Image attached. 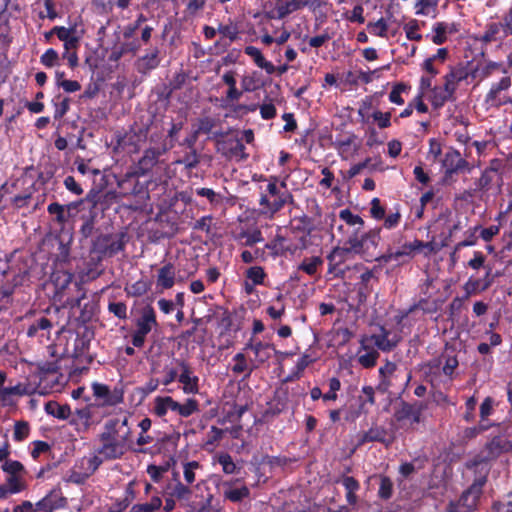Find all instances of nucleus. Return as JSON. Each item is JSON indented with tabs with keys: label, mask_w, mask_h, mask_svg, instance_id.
<instances>
[{
	"label": "nucleus",
	"mask_w": 512,
	"mask_h": 512,
	"mask_svg": "<svg viewBox=\"0 0 512 512\" xmlns=\"http://www.w3.org/2000/svg\"><path fill=\"white\" fill-rule=\"evenodd\" d=\"M129 419L128 415H124L105 422L104 430L99 435L100 444L95 450L103 461L121 459L131 448L132 427Z\"/></svg>",
	"instance_id": "nucleus-1"
},
{
	"label": "nucleus",
	"mask_w": 512,
	"mask_h": 512,
	"mask_svg": "<svg viewBox=\"0 0 512 512\" xmlns=\"http://www.w3.org/2000/svg\"><path fill=\"white\" fill-rule=\"evenodd\" d=\"M178 130H169L168 134L163 131L150 135L149 147L144 150L142 157L134 166L136 174L146 176L149 173L158 174L166 169L167 164L161 157L172 147V139Z\"/></svg>",
	"instance_id": "nucleus-2"
},
{
	"label": "nucleus",
	"mask_w": 512,
	"mask_h": 512,
	"mask_svg": "<svg viewBox=\"0 0 512 512\" xmlns=\"http://www.w3.org/2000/svg\"><path fill=\"white\" fill-rule=\"evenodd\" d=\"M292 199L291 194L286 190L285 183L277 184V179L273 178L259 199L260 215L272 218L284 205Z\"/></svg>",
	"instance_id": "nucleus-3"
},
{
	"label": "nucleus",
	"mask_w": 512,
	"mask_h": 512,
	"mask_svg": "<svg viewBox=\"0 0 512 512\" xmlns=\"http://www.w3.org/2000/svg\"><path fill=\"white\" fill-rule=\"evenodd\" d=\"M381 228H374L367 232L353 234L350 239L345 240V245H349L352 253L361 255L366 260L368 257H374L375 251L380 242Z\"/></svg>",
	"instance_id": "nucleus-4"
},
{
	"label": "nucleus",
	"mask_w": 512,
	"mask_h": 512,
	"mask_svg": "<svg viewBox=\"0 0 512 512\" xmlns=\"http://www.w3.org/2000/svg\"><path fill=\"white\" fill-rule=\"evenodd\" d=\"M158 327L156 313L152 306L147 305L142 309L140 317L136 321V330L132 334V345L141 348L146 336L152 331L153 328Z\"/></svg>",
	"instance_id": "nucleus-5"
},
{
	"label": "nucleus",
	"mask_w": 512,
	"mask_h": 512,
	"mask_svg": "<svg viewBox=\"0 0 512 512\" xmlns=\"http://www.w3.org/2000/svg\"><path fill=\"white\" fill-rule=\"evenodd\" d=\"M217 151L224 155L226 158H245L244 145L239 139L234 130H228L226 133L220 135L216 142Z\"/></svg>",
	"instance_id": "nucleus-6"
},
{
	"label": "nucleus",
	"mask_w": 512,
	"mask_h": 512,
	"mask_svg": "<svg viewBox=\"0 0 512 512\" xmlns=\"http://www.w3.org/2000/svg\"><path fill=\"white\" fill-rule=\"evenodd\" d=\"M147 130H117L115 150H123L127 153L137 152L140 143L147 138Z\"/></svg>",
	"instance_id": "nucleus-7"
},
{
	"label": "nucleus",
	"mask_w": 512,
	"mask_h": 512,
	"mask_svg": "<svg viewBox=\"0 0 512 512\" xmlns=\"http://www.w3.org/2000/svg\"><path fill=\"white\" fill-rule=\"evenodd\" d=\"M125 236L124 233L100 235L94 241V250L103 256L111 257L124 249Z\"/></svg>",
	"instance_id": "nucleus-8"
},
{
	"label": "nucleus",
	"mask_w": 512,
	"mask_h": 512,
	"mask_svg": "<svg viewBox=\"0 0 512 512\" xmlns=\"http://www.w3.org/2000/svg\"><path fill=\"white\" fill-rule=\"evenodd\" d=\"M171 364L179 368L178 381L182 384L184 394H197L199 392V378L196 376L190 364L184 359L174 358Z\"/></svg>",
	"instance_id": "nucleus-9"
},
{
	"label": "nucleus",
	"mask_w": 512,
	"mask_h": 512,
	"mask_svg": "<svg viewBox=\"0 0 512 512\" xmlns=\"http://www.w3.org/2000/svg\"><path fill=\"white\" fill-rule=\"evenodd\" d=\"M485 274L482 278H474L471 276L464 284L463 289L466 293L465 298H469L471 295H475L489 289L499 273H493L492 266L487 264L485 266Z\"/></svg>",
	"instance_id": "nucleus-10"
},
{
	"label": "nucleus",
	"mask_w": 512,
	"mask_h": 512,
	"mask_svg": "<svg viewBox=\"0 0 512 512\" xmlns=\"http://www.w3.org/2000/svg\"><path fill=\"white\" fill-rule=\"evenodd\" d=\"M442 166L445 169L446 177L465 172L471 173L474 168V166L462 158L461 154L456 150H450L445 153Z\"/></svg>",
	"instance_id": "nucleus-11"
},
{
	"label": "nucleus",
	"mask_w": 512,
	"mask_h": 512,
	"mask_svg": "<svg viewBox=\"0 0 512 512\" xmlns=\"http://www.w3.org/2000/svg\"><path fill=\"white\" fill-rule=\"evenodd\" d=\"M426 408L422 402L407 403L402 402L394 413V418L397 422H409L411 426L419 424L422 420V412Z\"/></svg>",
	"instance_id": "nucleus-12"
},
{
	"label": "nucleus",
	"mask_w": 512,
	"mask_h": 512,
	"mask_svg": "<svg viewBox=\"0 0 512 512\" xmlns=\"http://www.w3.org/2000/svg\"><path fill=\"white\" fill-rule=\"evenodd\" d=\"M459 363L455 356H449L446 358L445 363L442 367V373L447 378V380H442L441 376L437 373L430 372L429 382L433 387H440L441 384L444 388H449L451 386V382L454 379L455 370L458 367ZM430 366V371L434 368V366Z\"/></svg>",
	"instance_id": "nucleus-13"
},
{
	"label": "nucleus",
	"mask_w": 512,
	"mask_h": 512,
	"mask_svg": "<svg viewBox=\"0 0 512 512\" xmlns=\"http://www.w3.org/2000/svg\"><path fill=\"white\" fill-rule=\"evenodd\" d=\"M334 145L339 155L347 160L353 157L361 146V141L353 134H340L334 141Z\"/></svg>",
	"instance_id": "nucleus-14"
},
{
	"label": "nucleus",
	"mask_w": 512,
	"mask_h": 512,
	"mask_svg": "<svg viewBox=\"0 0 512 512\" xmlns=\"http://www.w3.org/2000/svg\"><path fill=\"white\" fill-rule=\"evenodd\" d=\"M34 389L30 384L18 383L14 386L0 389V404L4 407L14 406L16 404L15 396H24L32 394Z\"/></svg>",
	"instance_id": "nucleus-15"
},
{
	"label": "nucleus",
	"mask_w": 512,
	"mask_h": 512,
	"mask_svg": "<svg viewBox=\"0 0 512 512\" xmlns=\"http://www.w3.org/2000/svg\"><path fill=\"white\" fill-rule=\"evenodd\" d=\"M350 253L352 252L349 249V245L333 248L327 256L329 262L328 273L335 276H343L345 271L339 267L346 262Z\"/></svg>",
	"instance_id": "nucleus-16"
},
{
	"label": "nucleus",
	"mask_w": 512,
	"mask_h": 512,
	"mask_svg": "<svg viewBox=\"0 0 512 512\" xmlns=\"http://www.w3.org/2000/svg\"><path fill=\"white\" fill-rule=\"evenodd\" d=\"M202 487H205L207 494H197L196 497H198L199 500L190 504V507L193 508L196 512H217L218 507L214 504V496L209 491V487L204 480L198 482L195 485L197 490H200Z\"/></svg>",
	"instance_id": "nucleus-17"
},
{
	"label": "nucleus",
	"mask_w": 512,
	"mask_h": 512,
	"mask_svg": "<svg viewBox=\"0 0 512 512\" xmlns=\"http://www.w3.org/2000/svg\"><path fill=\"white\" fill-rule=\"evenodd\" d=\"M160 50L154 47L149 50L145 55L139 57L135 61V69L142 75L148 74L150 71L156 69L160 64Z\"/></svg>",
	"instance_id": "nucleus-18"
},
{
	"label": "nucleus",
	"mask_w": 512,
	"mask_h": 512,
	"mask_svg": "<svg viewBox=\"0 0 512 512\" xmlns=\"http://www.w3.org/2000/svg\"><path fill=\"white\" fill-rule=\"evenodd\" d=\"M370 339L373 341L374 345L383 352L392 351L400 341L397 335L391 336V332L383 326L380 327V332L371 335Z\"/></svg>",
	"instance_id": "nucleus-19"
},
{
	"label": "nucleus",
	"mask_w": 512,
	"mask_h": 512,
	"mask_svg": "<svg viewBox=\"0 0 512 512\" xmlns=\"http://www.w3.org/2000/svg\"><path fill=\"white\" fill-rule=\"evenodd\" d=\"M379 352L366 344V339L360 341V348L357 352V362L363 368H372L376 365Z\"/></svg>",
	"instance_id": "nucleus-20"
},
{
	"label": "nucleus",
	"mask_w": 512,
	"mask_h": 512,
	"mask_svg": "<svg viewBox=\"0 0 512 512\" xmlns=\"http://www.w3.org/2000/svg\"><path fill=\"white\" fill-rule=\"evenodd\" d=\"M140 177H143L141 174H136L134 171V181H133V196H139L141 198H148L149 192L152 191L157 185L158 181H161L158 178L151 177L150 179L141 180Z\"/></svg>",
	"instance_id": "nucleus-21"
},
{
	"label": "nucleus",
	"mask_w": 512,
	"mask_h": 512,
	"mask_svg": "<svg viewBox=\"0 0 512 512\" xmlns=\"http://www.w3.org/2000/svg\"><path fill=\"white\" fill-rule=\"evenodd\" d=\"M175 281L176 273L174 265L168 262L158 270L156 286L160 290H168L174 286Z\"/></svg>",
	"instance_id": "nucleus-22"
},
{
	"label": "nucleus",
	"mask_w": 512,
	"mask_h": 512,
	"mask_svg": "<svg viewBox=\"0 0 512 512\" xmlns=\"http://www.w3.org/2000/svg\"><path fill=\"white\" fill-rule=\"evenodd\" d=\"M19 184H22V185L29 184V186L27 188H25V190L23 192L15 195L11 198V202L16 208H22V207L27 206L28 202L31 199L32 194L34 192V188H33L34 184H33L32 180L29 179L28 177H24L22 179L17 180L15 185L17 186Z\"/></svg>",
	"instance_id": "nucleus-23"
},
{
	"label": "nucleus",
	"mask_w": 512,
	"mask_h": 512,
	"mask_svg": "<svg viewBox=\"0 0 512 512\" xmlns=\"http://www.w3.org/2000/svg\"><path fill=\"white\" fill-rule=\"evenodd\" d=\"M103 462V458L96 453L95 455L81 458L75 465V469L82 471L84 477L89 478Z\"/></svg>",
	"instance_id": "nucleus-24"
},
{
	"label": "nucleus",
	"mask_w": 512,
	"mask_h": 512,
	"mask_svg": "<svg viewBox=\"0 0 512 512\" xmlns=\"http://www.w3.org/2000/svg\"><path fill=\"white\" fill-rule=\"evenodd\" d=\"M168 495L176 498L178 501L188 502L191 498L193 489L188 484H184L179 479H174V483L167 486Z\"/></svg>",
	"instance_id": "nucleus-25"
},
{
	"label": "nucleus",
	"mask_w": 512,
	"mask_h": 512,
	"mask_svg": "<svg viewBox=\"0 0 512 512\" xmlns=\"http://www.w3.org/2000/svg\"><path fill=\"white\" fill-rule=\"evenodd\" d=\"M75 207L76 204L74 203L64 206L57 202H54L48 205L47 211L49 214L55 216V221L59 225V227L64 228L65 224L68 221L70 209Z\"/></svg>",
	"instance_id": "nucleus-26"
},
{
	"label": "nucleus",
	"mask_w": 512,
	"mask_h": 512,
	"mask_svg": "<svg viewBox=\"0 0 512 512\" xmlns=\"http://www.w3.org/2000/svg\"><path fill=\"white\" fill-rule=\"evenodd\" d=\"M387 431L384 427L374 425L368 431L363 432L358 436V445H363L368 442H385Z\"/></svg>",
	"instance_id": "nucleus-27"
},
{
	"label": "nucleus",
	"mask_w": 512,
	"mask_h": 512,
	"mask_svg": "<svg viewBox=\"0 0 512 512\" xmlns=\"http://www.w3.org/2000/svg\"><path fill=\"white\" fill-rule=\"evenodd\" d=\"M73 274L66 270L56 269L51 275V281L56 289V294H62L72 283Z\"/></svg>",
	"instance_id": "nucleus-28"
},
{
	"label": "nucleus",
	"mask_w": 512,
	"mask_h": 512,
	"mask_svg": "<svg viewBox=\"0 0 512 512\" xmlns=\"http://www.w3.org/2000/svg\"><path fill=\"white\" fill-rule=\"evenodd\" d=\"M244 52L254 60L259 68L264 69L267 74L271 75L275 72V66L264 58L262 52L257 47L246 46Z\"/></svg>",
	"instance_id": "nucleus-29"
},
{
	"label": "nucleus",
	"mask_w": 512,
	"mask_h": 512,
	"mask_svg": "<svg viewBox=\"0 0 512 512\" xmlns=\"http://www.w3.org/2000/svg\"><path fill=\"white\" fill-rule=\"evenodd\" d=\"M397 369L394 362L386 361L383 366L379 368V385L378 388L386 391L392 385V376Z\"/></svg>",
	"instance_id": "nucleus-30"
},
{
	"label": "nucleus",
	"mask_w": 512,
	"mask_h": 512,
	"mask_svg": "<svg viewBox=\"0 0 512 512\" xmlns=\"http://www.w3.org/2000/svg\"><path fill=\"white\" fill-rule=\"evenodd\" d=\"M62 498L55 491L50 492L40 501H38L35 506L36 510L44 511V512H53L54 510L60 508L62 506Z\"/></svg>",
	"instance_id": "nucleus-31"
},
{
	"label": "nucleus",
	"mask_w": 512,
	"mask_h": 512,
	"mask_svg": "<svg viewBox=\"0 0 512 512\" xmlns=\"http://www.w3.org/2000/svg\"><path fill=\"white\" fill-rule=\"evenodd\" d=\"M339 218L348 228L354 230L355 234L361 232L364 228V220L359 215L352 213L348 208L339 212Z\"/></svg>",
	"instance_id": "nucleus-32"
},
{
	"label": "nucleus",
	"mask_w": 512,
	"mask_h": 512,
	"mask_svg": "<svg viewBox=\"0 0 512 512\" xmlns=\"http://www.w3.org/2000/svg\"><path fill=\"white\" fill-rule=\"evenodd\" d=\"M271 348H272L271 344L263 343L261 341H257V342L250 341L245 347V349H250L254 352L255 361L258 362L259 364L264 363L268 359H270Z\"/></svg>",
	"instance_id": "nucleus-33"
},
{
	"label": "nucleus",
	"mask_w": 512,
	"mask_h": 512,
	"mask_svg": "<svg viewBox=\"0 0 512 512\" xmlns=\"http://www.w3.org/2000/svg\"><path fill=\"white\" fill-rule=\"evenodd\" d=\"M140 49V45L136 42L123 43L120 46H115L109 55V60L112 62L119 61L125 54L131 53L136 55Z\"/></svg>",
	"instance_id": "nucleus-34"
},
{
	"label": "nucleus",
	"mask_w": 512,
	"mask_h": 512,
	"mask_svg": "<svg viewBox=\"0 0 512 512\" xmlns=\"http://www.w3.org/2000/svg\"><path fill=\"white\" fill-rule=\"evenodd\" d=\"M45 412L60 420H66L71 415L70 406L67 404L61 405L56 401H48L44 407Z\"/></svg>",
	"instance_id": "nucleus-35"
},
{
	"label": "nucleus",
	"mask_w": 512,
	"mask_h": 512,
	"mask_svg": "<svg viewBox=\"0 0 512 512\" xmlns=\"http://www.w3.org/2000/svg\"><path fill=\"white\" fill-rule=\"evenodd\" d=\"M511 86V78L503 77L498 83L493 84L490 91L486 96V102L492 105H501L502 102L498 101V95L501 91L509 89Z\"/></svg>",
	"instance_id": "nucleus-36"
},
{
	"label": "nucleus",
	"mask_w": 512,
	"mask_h": 512,
	"mask_svg": "<svg viewBox=\"0 0 512 512\" xmlns=\"http://www.w3.org/2000/svg\"><path fill=\"white\" fill-rule=\"evenodd\" d=\"M176 401L170 397H156L154 401V412L157 416L163 417L167 414L169 410L175 412Z\"/></svg>",
	"instance_id": "nucleus-37"
},
{
	"label": "nucleus",
	"mask_w": 512,
	"mask_h": 512,
	"mask_svg": "<svg viewBox=\"0 0 512 512\" xmlns=\"http://www.w3.org/2000/svg\"><path fill=\"white\" fill-rule=\"evenodd\" d=\"M303 7V0H289L282 2L276 7L277 18L283 19L291 13L302 9Z\"/></svg>",
	"instance_id": "nucleus-38"
},
{
	"label": "nucleus",
	"mask_w": 512,
	"mask_h": 512,
	"mask_svg": "<svg viewBox=\"0 0 512 512\" xmlns=\"http://www.w3.org/2000/svg\"><path fill=\"white\" fill-rule=\"evenodd\" d=\"M454 95L446 91L443 87H434L431 91V104L434 108L442 107L447 101L453 100Z\"/></svg>",
	"instance_id": "nucleus-39"
},
{
	"label": "nucleus",
	"mask_w": 512,
	"mask_h": 512,
	"mask_svg": "<svg viewBox=\"0 0 512 512\" xmlns=\"http://www.w3.org/2000/svg\"><path fill=\"white\" fill-rule=\"evenodd\" d=\"M92 390H93V395L96 398L103 400V403H105V404L114 405L119 401V399L113 398L109 387L105 384L94 382L92 384Z\"/></svg>",
	"instance_id": "nucleus-40"
},
{
	"label": "nucleus",
	"mask_w": 512,
	"mask_h": 512,
	"mask_svg": "<svg viewBox=\"0 0 512 512\" xmlns=\"http://www.w3.org/2000/svg\"><path fill=\"white\" fill-rule=\"evenodd\" d=\"M323 265V259L319 256H312L305 258L298 266V270L313 276L317 273L318 269Z\"/></svg>",
	"instance_id": "nucleus-41"
},
{
	"label": "nucleus",
	"mask_w": 512,
	"mask_h": 512,
	"mask_svg": "<svg viewBox=\"0 0 512 512\" xmlns=\"http://www.w3.org/2000/svg\"><path fill=\"white\" fill-rule=\"evenodd\" d=\"M510 447L509 442L505 440L502 436L493 437L487 444L486 449L489 454L492 456H498L502 452L508 450Z\"/></svg>",
	"instance_id": "nucleus-42"
},
{
	"label": "nucleus",
	"mask_w": 512,
	"mask_h": 512,
	"mask_svg": "<svg viewBox=\"0 0 512 512\" xmlns=\"http://www.w3.org/2000/svg\"><path fill=\"white\" fill-rule=\"evenodd\" d=\"M198 411L199 403L193 398L186 399L183 404L176 401L175 412H177L181 417L187 418Z\"/></svg>",
	"instance_id": "nucleus-43"
},
{
	"label": "nucleus",
	"mask_w": 512,
	"mask_h": 512,
	"mask_svg": "<svg viewBox=\"0 0 512 512\" xmlns=\"http://www.w3.org/2000/svg\"><path fill=\"white\" fill-rule=\"evenodd\" d=\"M162 503V499L155 495L147 503L133 505L129 512H156L161 508Z\"/></svg>",
	"instance_id": "nucleus-44"
},
{
	"label": "nucleus",
	"mask_w": 512,
	"mask_h": 512,
	"mask_svg": "<svg viewBox=\"0 0 512 512\" xmlns=\"http://www.w3.org/2000/svg\"><path fill=\"white\" fill-rule=\"evenodd\" d=\"M263 86L259 78V73L254 71L250 75H245L241 79V87L244 92H252Z\"/></svg>",
	"instance_id": "nucleus-45"
},
{
	"label": "nucleus",
	"mask_w": 512,
	"mask_h": 512,
	"mask_svg": "<svg viewBox=\"0 0 512 512\" xmlns=\"http://www.w3.org/2000/svg\"><path fill=\"white\" fill-rule=\"evenodd\" d=\"M482 493V483H474L470 486V488L465 491L461 497V501L468 507H472L475 505L477 499L480 497Z\"/></svg>",
	"instance_id": "nucleus-46"
},
{
	"label": "nucleus",
	"mask_w": 512,
	"mask_h": 512,
	"mask_svg": "<svg viewBox=\"0 0 512 512\" xmlns=\"http://www.w3.org/2000/svg\"><path fill=\"white\" fill-rule=\"evenodd\" d=\"M1 469L8 476H24L26 474L23 464L17 460H6L1 465Z\"/></svg>",
	"instance_id": "nucleus-47"
},
{
	"label": "nucleus",
	"mask_w": 512,
	"mask_h": 512,
	"mask_svg": "<svg viewBox=\"0 0 512 512\" xmlns=\"http://www.w3.org/2000/svg\"><path fill=\"white\" fill-rule=\"evenodd\" d=\"M224 486H228L224 490V497L232 502H239L249 495V489L246 486L232 488L228 483H224Z\"/></svg>",
	"instance_id": "nucleus-48"
},
{
	"label": "nucleus",
	"mask_w": 512,
	"mask_h": 512,
	"mask_svg": "<svg viewBox=\"0 0 512 512\" xmlns=\"http://www.w3.org/2000/svg\"><path fill=\"white\" fill-rule=\"evenodd\" d=\"M30 424L27 421H16L14 424L13 440L15 442H22L30 435Z\"/></svg>",
	"instance_id": "nucleus-49"
},
{
	"label": "nucleus",
	"mask_w": 512,
	"mask_h": 512,
	"mask_svg": "<svg viewBox=\"0 0 512 512\" xmlns=\"http://www.w3.org/2000/svg\"><path fill=\"white\" fill-rule=\"evenodd\" d=\"M198 461H189L183 463V477L186 484L191 485L196 480V470L200 468Z\"/></svg>",
	"instance_id": "nucleus-50"
},
{
	"label": "nucleus",
	"mask_w": 512,
	"mask_h": 512,
	"mask_svg": "<svg viewBox=\"0 0 512 512\" xmlns=\"http://www.w3.org/2000/svg\"><path fill=\"white\" fill-rule=\"evenodd\" d=\"M502 27L503 26L501 23H496V22L489 23L486 26L485 32L481 36L480 40L482 42H484L485 44L496 41L497 35L499 34Z\"/></svg>",
	"instance_id": "nucleus-51"
},
{
	"label": "nucleus",
	"mask_w": 512,
	"mask_h": 512,
	"mask_svg": "<svg viewBox=\"0 0 512 512\" xmlns=\"http://www.w3.org/2000/svg\"><path fill=\"white\" fill-rule=\"evenodd\" d=\"M497 176V170L493 167L487 168L479 178L476 183V186L479 190H488L491 183L494 181Z\"/></svg>",
	"instance_id": "nucleus-52"
},
{
	"label": "nucleus",
	"mask_w": 512,
	"mask_h": 512,
	"mask_svg": "<svg viewBox=\"0 0 512 512\" xmlns=\"http://www.w3.org/2000/svg\"><path fill=\"white\" fill-rule=\"evenodd\" d=\"M238 239H244V245L253 246L256 243H260L264 240L261 231L255 228L252 231H242L238 235Z\"/></svg>",
	"instance_id": "nucleus-53"
},
{
	"label": "nucleus",
	"mask_w": 512,
	"mask_h": 512,
	"mask_svg": "<svg viewBox=\"0 0 512 512\" xmlns=\"http://www.w3.org/2000/svg\"><path fill=\"white\" fill-rule=\"evenodd\" d=\"M379 483L378 496L381 499L387 500L390 499L393 495V482L392 480L384 475H381Z\"/></svg>",
	"instance_id": "nucleus-54"
},
{
	"label": "nucleus",
	"mask_w": 512,
	"mask_h": 512,
	"mask_svg": "<svg viewBox=\"0 0 512 512\" xmlns=\"http://www.w3.org/2000/svg\"><path fill=\"white\" fill-rule=\"evenodd\" d=\"M52 327V324L49 319L45 317H41L35 322H33L28 328H27V336L28 337H35L40 330H49Z\"/></svg>",
	"instance_id": "nucleus-55"
},
{
	"label": "nucleus",
	"mask_w": 512,
	"mask_h": 512,
	"mask_svg": "<svg viewBox=\"0 0 512 512\" xmlns=\"http://www.w3.org/2000/svg\"><path fill=\"white\" fill-rule=\"evenodd\" d=\"M246 278L253 282V284L262 285L266 278V273L261 266H252L247 269Z\"/></svg>",
	"instance_id": "nucleus-56"
},
{
	"label": "nucleus",
	"mask_w": 512,
	"mask_h": 512,
	"mask_svg": "<svg viewBox=\"0 0 512 512\" xmlns=\"http://www.w3.org/2000/svg\"><path fill=\"white\" fill-rule=\"evenodd\" d=\"M218 463L222 466V470L226 474H234L237 471V466L232 457L228 453H220L217 456Z\"/></svg>",
	"instance_id": "nucleus-57"
},
{
	"label": "nucleus",
	"mask_w": 512,
	"mask_h": 512,
	"mask_svg": "<svg viewBox=\"0 0 512 512\" xmlns=\"http://www.w3.org/2000/svg\"><path fill=\"white\" fill-rule=\"evenodd\" d=\"M367 28H368L369 32L373 35H376L379 37L387 36L388 25L383 18H380L376 22L368 23Z\"/></svg>",
	"instance_id": "nucleus-58"
},
{
	"label": "nucleus",
	"mask_w": 512,
	"mask_h": 512,
	"mask_svg": "<svg viewBox=\"0 0 512 512\" xmlns=\"http://www.w3.org/2000/svg\"><path fill=\"white\" fill-rule=\"evenodd\" d=\"M127 496L116 503L113 504L112 511L113 512H122L124 511L131 503V501L134 499V490L132 488V483H129L127 489H126Z\"/></svg>",
	"instance_id": "nucleus-59"
},
{
	"label": "nucleus",
	"mask_w": 512,
	"mask_h": 512,
	"mask_svg": "<svg viewBox=\"0 0 512 512\" xmlns=\"http://www.w3.org/2000/svg\"><path fill=\"white\" fill-rule=\"evenodd\" d=\"M6 486L10 494L21 492L25 487L24 476H8Z\"/></svg>",
	"instance_id": "nucleus-60"
},
{
	"label": "nucleus",
	"mask_w": 512,
	"mask_h": 512,
	"mask_svg": "<svg viewBox=\"0 0 512 512\" xmlns=\"http://www.w3.org/2000/svg\"><path fill=\"white\" fill-rule=\"evenodd\" d=\"M341 388V382L337 377L329 379V391L323 395V401H335L338 396L337 392Z\"/></svg>",
	"instance_id": "nucleus-61"
},
{
	"label": "nucleus",
	"mask_w": 512,
	"mask_h": 512,
	"mask_svg": "<svg viewBox=\"0 0 512 512\" xmlns=\"http://www.w3.org/2000/svg\"><path fill=\"white\" fill-rule=\"evenodd\" d=\"M108 311L121 320L127 318V305L124 302H110Z\"/></svg>",
	"instance_id": "nucleus-62"
},
{
	"label": "nucleus",
	"mask_w": 512,
	"mask_h": 512,
	"mask_svg": "<svg viewBox=\"0 0 512 512\" xmlns=\"http://www.w3.org/2000/svg\"><path fill=\"white\" fill-rule=\"evenodd\" d=\"M150 284L145 280H138L132 284L128 290V294L134 297H139L148 292Z\"/></svg>",
	"instance_id": "nucleus-63"
},
{
	"label": "nucleus",
	"mask_w": 512,
	"mask_h": 512,
	"mask_svg": "<svg viewBox=\"0 0 512 512\" xmlns=\"http://www.w3.org/2000/svg\"><path fill=\"white\" fill-rule=\"evenodd\" d=\"M41 63L46 67H54L59 63V55L56 50L50 48L40 58Z\"/></svg>",
	"instance_id": "nucleus-64"
}]
</instances>
